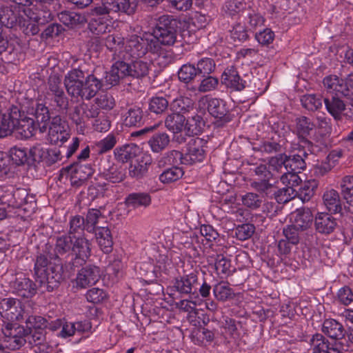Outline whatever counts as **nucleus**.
I'll list each match as a JSON object with an SVG mask.
<instances>
[{
    "label": "nucleus",
    "instance_id": "obj_1",
    "mask_svg": "<svg viewBox=\"0 0 353 353\" xmlns=\"http://www.w3.org/2000/svg\"><path fill=\"white\" fill-rule=\"evenodd\" d=\"M135 8L136 3L130 0H103L100 6L92 10L93 18L89 23V29L94 34H103L110 31L108 14L117 12L131 14Z\"/></svg>",
    "mask_w": 353,
    "mask_h": 353
},
{
    "label": "nucleus",
    "instance_id": "obj_2",
    "mask_svg": "<svg viewBox=\"0 0 353 353\" xmlns=\"http://www.w3.org/2000/svg\"><path fill=\"white\" fill-rule=\"evenodd\" d=\"M68 93L73 97L89 100L102 88V82L91 74L85 78L82 70L74 69L67 73L64 79Z\"/></svg>",
    "mask_w": 353,
    "mask_h": 353
},
{
    "label": "nucleus",
    "instance_id": "obj_3",
    "mask_svg": "<svg viewBox=\"0 0 353 353\" xmlns=\"http://www.w3.org/2000/svg\"><path fill=\"white\" fill-rule=\"evenodd\" d=\"M176 21L170 20L168 16L159 18V23L153 30L152 34H148L150 41V52L158 58L165 57V52L161 46H172L176 39Z\"/></svg>",
    "mask_w": 353,
    "mask_h": 353
},
{
    "label": "nucleus",
    "instance_id": "obj_4",
    "mask_svg": "<svg viewBox=\"0 0 353 353\" xmlns=\"http://www.w3.org/2000/svg\"><path fill=\"white\" fill-rule=\"evenodd\" d=\"M28 112L34 117L37 123L32 118H22L21 116L18 117L16 131L24 139L33 136L37 127L41 132H46L50 119L48 108L42 103H37L35 108H32Z\"/></svg>",
    "mask_w": 353,
    "mask_h": 353
},
{
    "label": "nucleus",
    "instance_id": "obj_5",
    "mask_svg": "<svg viewBox=\"0 0 353 353\" xmlns=\"http://www.w3.org/2000/svg\"><path fill=\"white\" fill-rule=\"evenodd\" d=\"M34 274L36 281L50 291L63 279V268L60 263H49L46 256L40 255L34 265Z\"/></svg>",
    "mask_w": 353,
    "mask_h": 353
},
{
    "label": "nucleus",
    "instance_id": "obj_6",
    "mask_svg": "<svg viewBox=\"0 0 353 353\" xmlns=\"http://www.w3.org/2000/svg\"><path fill=\"white\" fill-rule=\"evenodd\" d=\"M204 141L202 139H191L187 145L186 152L183 154L177 150H172L168 155L169 161L173 164L183 163L187 165L201 163L205 157L203 149Z\"/></svg>",
    "mask_w": 353,
    "mask_h": 353
},
{
    "label": "nucleus",
    "instance_id": "obj_7",
    "mask_svg": "<svg viewBox=\"0 0 353 353\" xmlns=\"http://www.w3.org/2000/svg\"><path fill=\"white\" fill-rule=\"evenodd\" d=\"M150 52V41L148 34L141 37L137 35H131L123 42V50L119 51V58L125 59L138 58L144 56Z\"/></svg>",
    "mask_w": 353,
    "mask_h": 353
},
{
    "label": "nucleus",
    "instance_id": "obj_8",
    "mask_svg": "<svg viewBox=\"0 0 353 353\" xmlns=\"http://www.w3.org/2000/svg\"><path fill=\"white\" fill-rule=\"evenodd\" d=\"M323 85L328 92L336 96L341 94L353 101V73L345 80L339 79L336 75L327 76L323 79Z\"/></svg>",
    "mask_w": 353,
    "mask_h": 353
},
{
    "label": "nucleus",
    "instance_id": "obj_9",
    "mask_svg": "<svg viewBox=\"0 0 353 353\" xmlns=\"http://www.w3.org/2000/svg\"><path fill=\"white\" fill-rule=\"evenodd\" d=\"M100 276L99 268L88 265L78 271L74 283L77 288L85 289L94 285L99 280Z\"/></svg>",
    "mask_w": 353,
    "mask_h": 353
},
{
    "label": "nucleus",
    "instance_id": "obj_10",
    "mask_svg": "<svg viewBox=\"0 0 353 353\" xmlns=\"http://www.w3.org/2000/svg\"><path fill=\"white\" fill-rule=\"evenodd\" d=\"M21 302L14 298H6L0 301V315L8 321H19L23 319Z\"/></svg>",
    "mask_w": 353,
    "mask_h": 353
},
{
    "label": "nucleus",
    "instance_id": "obj_11",
    "mask_svg": "<svg viewBox=\"0 0 353 353\" xmlns=\"http://www.w3.org/2000/svg\"><path fill=\"white\" fill-rule=\"evenodd\" d=\"M70 137L68 125L61 120V117L56 116L51 120L49 125L48 140L52 144L65 143Z\"/></svg>",
    "mask_w": 353,
    "mask_h": 353
},
{
    "label": "nucleus",
    "instance_id": "obj_12",
    "mask_svg": "<svg viewBox=\"0 0 353 353\" xmlns=\"http://www.w3.org/2000/svg\"><path fill=\"white\" fill-rule=\"evenodd\" d=\"M91 243L83 236L74 235L72 254L75 256L73 264L81 265L86 262L91 255Z\"/></svg>",
    "mask_w": 353,
    "mask_h": 353
},
{
    "label": "nucleus",
    "instance_id": "obj_13",
    "mask_svg": "<svg viewBox=\"0 0 353 353\" xmlns=\"http://www.w3.org/2000/svg\"><path fill=\"white\" fill-rule=\"evenodd\" d=\"M198 285L197 273L192 272L188 274L180 276L174 279L173 287L181 294L194 293Z\"/></svg>",
    "mask_w": 353,
    "mask_h": 353
},
{
    "label": "nucleus",
    "instance_id": "obj_14",
    "mask_svg": "<svg viewBox=\"0 0 353 353\" xmlns=\"http://www.w3.org/2000/svg\"><path fill=\"white\" fill-rule=\"evenodd\" d=\"M49 90L53 96V101L59 110H66L68 106V99L61 87V80L57 76L49 79Z\"/></svg>",
    "mask_w": 353,
    "mask_h": 353
},
{
    "label": "nucleus",
    "instance_id": "obj_15",
    "mask_svg": "<svg viewBox=\"0 0 353 353\" xmlns=\"http://www.w3.org/2000/svg\"><path fill=\"white\" fill-rule=\"evenodd\" d=\"M125 77H130L129 64L123 61H118L112 65L105 79L108 85L113 86Z\"/></svg>",
    "mask_w": 353,
    "mask_h": 353
},
{
    "label": "nucleus",
    "instance_id": "obj_16",
    "mask_svg": "<svg viewBox=\"0 0 353 353\" xmlns=\"http://www.w3.org/2000/svg\"><path fill=\"white\" fill-rule=\"evenodd\" d=\"M20 117V111L17 107H12L9 112L3 114L0 125V137H7L16 130L17 119Z\"/></svg>",
    "mask_w": 353,
    "mask_h": 353
},
{
    "label": "nucleus",
    "instance_id": "obj_17",
    "mask_svg": "<svg viewBox=\"0 0 353 353\" xmlns=\"http://www.w3.org/2000/svg\"><path fill=\"white\" fill-rule=\"evenodd\" d=\"M314 225L316 231L323 234L332 233L338 225L336 219L325 212H319L316 214Z\"/></svg>",
    "mask_w": 353,
    "mask_h": 353
},
{
    "label": "nucleus",
    "instance_id": "obj_18",
    "mask_svg": "<svg viewBox=\"0 0 353 353\" xmlns=\"http://www.w3.org/2000/svg\"><path fill=\"white\" fill-rule=\"evenodd\" d=\"M222 83L226 87L234 91H241L245 87L246 82L243 80L236 68L233 66L227 68L222 74Z\"/></svg>",
    "mask_w": 353,
    "mask_h": 353
},
{
    "label": "nucleus",
    "instance_id": "obj_19",
    "mask_svg": "<svg viewBox=\"0 0 353 353\" xmlns=\"http://www.w3.org/2000/svg\"><path fill=\"white\" fill-rule=\"evenodd\" d=\"M203 105H208V112L214 117L223 118L229 112L224 101L216 98H203L201 101Z\"/></svg>",
    "mask_w": 353,
    "mask_h": 353
},
{
    "label": "nucleus",
    "instance_id": "obj_20",
    "mask_svg": "<svg viewBox=\"0 0 353 353\" xmlns=\"http://www.w3.org/2000/svg\"><path fill=\"white\" fill-rule=\"evenodd\" d=\"M265 18L250 6L245 10L243 23L248 31H254L256 28L264 25Z\"/></svg>",
    "mask_w": 353,
    "mask_h": 353
},
{
    "label": "nucleus",
    "instance_id": "obj_21",
    "mask_svg": "<svg viewBox=\"0 0 353 353\" xmlns=\"http://www.w3.org/2000/svg\"><path fill=\"white\" fill-rule=\"evenodd\" d=\"M292 225L299 230L309 228L313 220L312 212L308 209L297 210L293 214Z\"/></svg>",
    "mask_w": 353,
    "mask_h": 353
},
{
    "label": "nucleus",
    "instance_id": "obj_22",
    "mask_svg": "<svg viewBox=\"0 0 353 353\" xmlns=\"http://www.w3.org/2000/svg\"><path fill=\"white\" fill-rule=\"evenodd\" d=\"M323 203L331 212L336 213L341 210V200L339 193L334 190H326L323 195Z\"/></svg>",
    "mask_w": 353,
    "mask_h": 353
},
{
    "label": "nucleus",
    "instance_id": "obj_23",
    "mask_svg": "<svg viewBox=\"0 0 353 353\" xmlns=\"http://www.w3.org/2000/svg\"><path fill=\"white\" fill-rule=\"evenodd\" d=\"M324 103L327 112L336 119H340L343 112L346 110V105L339 95L332 96L331 99L325 98Z\"/></svg>",
    "mask_w": 353,
    "mask_h": 353
},
{
    "label": "nucleus",
    "instance_id": "obj_24",
    "mask_svg": "<svg viewBox=\"0 0 353 353\" xmlns=\"http://www.w3.org/2000/svg\"><path fill=\"white\" fill-rule=\"evenodd\" d=\"M322 331L329 337L341 339L345 336L343 325L334 319H326L323 323Z\"/></svg>",
    "mask_w": 353,
    "mask_h": 353
},
{
    "label": "nucleus",
    "instance_id": "obj_25",
    "mask_svg": "<svg viewBox=\"0 0 353 353\" xmlns=\"http://www.w3.org/2000/svg\"><path fill=\"white\" fill-rule=\"evenodd\" d=\"M152 199L149 194L145 192L132 193L129 194L125 201L128 208L133 209L140 207L147 208L151 203Z\"/></svg>",
    "mask_w": 353,
    "mask_h": 353
},
{
    "label": "nucleus",
    "instance_id": "obj_26",
    "mask_svg": "<svg viewBox=\"0 0 353 353\" xmlns=\"http://www.w3.org/2000/svg\"><path fill=\"white\" fill-rule=\"evenodd\" d=\"M96 237L101 250L104 253H110L113 245L110 230L107 227H99L96 232Z\"/></svg>",
    "mask_w": 353,
    "mask_h": 353
},
{
    "label": "nucleus",
    "instance_id": "obj_27",
    "mask_svg": "<svg viewBox=\"0 0 353 353\" xmlns=\"http://www.w3.org/2000/svg\"><path fill=\"white\" fill-rule=\"evenodd\" d=\"M14 289L22 297H32L36 293L34 284L28 278L17 279L14 283Z\"/></svg>",
    "mask_w": 353,
    "mask_h": 353
},
{
    "label": "nucleus",
    "instance_id": "obj_28",
    "mask_svg": "<svg viewBox=\"0 0 353 353\" xmlns=\"http://www.w3.org/2000/svg\"><path fill=\"white\" fill-rule=\"evenodd\" d=\"M139 148L134 144H126L115 150V157L121 162H128L134 159L139 152Z\"/></svg>",
    "mask_w": 353,
    "mask_h": 353
},
{
    "label": "nucleus",
    "instance_id": "obj_29",
    "mask_svg": "<svg viewBox=\"0 0 353 353\" xmlns=\"http://www.w3.org/2000/svg\"><path fill=\"white\" fill-rule=\"evenodd\" d=\"M103 177L110 183H120L125 176V168L121 165H114L110 166L103 172Z\"/></svg>",
    "mask_w": 353,
    "mask_h": 353
},
{
    "label": "nucleus",
    "instance_id": "obj_30",
    "mask_svg": "<svg viewBox=\"0 0 353 353\" xmlns=\"http://www.w3.org/2000/svg\"><path fill=\"white\" fill-rule=\"evenodd\" d=\"M248 7L245 1L230 0L226 1L223 5V12L228 16L234 17L244 14Z\"/></svg>",
    "mask_w": 353,
    "mask_h": 353
},
{
    "label": "nucleus",
    "instance_id": "obj_31",
    "mask_svg": "<svg viewBox=\"0 0 353 353\" xmlns=\"http://www.w3.org/2000/svg\"><path fill=\"white\" fill-rule=\"evenodd\" d=\"M185 122V117L175 112L168 115L165 120V125L168 130L173 133H178L183 130Z\"/></svg>",
    "mask_w": 353,
    "mask_h": 353
},
{
    "label": "nucleus",
    "instance_id": "obj_32",
    "mask_svg": "<svg viewBox=\"0 0 353 353\" xmlns=\"http://www.w3.org/2000/svg\"><path fill=\"white\" fill-rule=\"evenodd\" d=\"M248 32L243 24L238 23L229 31L227 39L230 43L244 42L249 38Z\"/></svg>",
    "mask_w": 353,
    "mask_h": 353
},
{
    "label": "nucleus",
    "instance_id": "obj_33",
    "mask_svg": "<svg viewBox=\"0 0 353 353\" xmlns=\"http://www.w3.org/2000/svg\"><path fill=\"white\" fill-rule=\"evenodd\" d=\"M341 194L349 204V210L353 212V176H344L341 182Z\"/></svg>",
    "mask_w": 353,
    "mask_h": 353
},
{
    "label": "nucleus",
    "instance_id": "obj_34",
    "mask_svg": "<svg viewBox=\"0 0 353 353\" xmlns=\"http://www.w3.org/2000/svg\"><path fill=\"white\" fill-rule=\"evenodd\" d=\"M23 12L30 20L34 21L37 25H43L51 19V14L48 10L28 8L23 9Z\"/></svg>",
    "mask_w": 353,
    "mask_h": 353
},
{
    "label": "nucleus",
    "instance_id": "obj_35",
    "mask_svg": "<svg viewBox=\"0 0 353 353\" xmlns=\"http://www.w3.org/2000/svg\"><path fill=\"white\" fill-rule=\"evenodd\" d=\"M204 123L203 119L199 115H194L189 118L184 123L183 130L188 136H194L200 134L202 132Z\"/></svg>",
    "mask_w": 353,
    "mask_h": 353
},
{
    "label": "nucleus",
    "instance_id": "obj_36",
    "mask_svg": "<svg viewBox=\"0 0 353 353\" xmlns=\"http://www.w3.org/2000/svg\"><path fill=\"white\" fill-rule=\"evenodd\" d=\"M170 137L165 132L154 134L148 141V144L154 152H160L168 145Z\"/></svg>",
    "mask_w": 353,
    "mask_h": 353
},
{
    "label": "nucleus",
    "instance_id": "obj_37",
    "mask_svg": "<svg viewBox=\"0 0 353 353\" xmlns=\"http://www.w3.org/2000/svg\"><path fill=\"white\" fill-rule=\"evenodd\" d=\"M130 77L134 78H143L148 75L150 70V64L142 60L137 59L129 64Z\"/></svg>",
    "mask_w": 353,
    "mask_h": 353
},
{
    "label": "nucleus",
    "instance_id": "obj_38",
    "mask_svg": "<svg viewBox=\"0 0 353 353\" xmlns=\"http://www.w3.org/2000/svg\"><path fill=\"white\" fill-rule=\"evenodd\" d=\"M305 168V162L302 154H293L289 157L286 156L285 170L296 173L300 172Z\"/></svg>",
    "mask_w": 353,
    "mask_h": 353
},
{
    "label": "nucleus",
    "instance_id": "obj_39",
    "mask_svg": "<svg viewBox=\"0 0 353 353\" xmlns=\"http://www.w3.org/2000/svg\"><path fill=\"white\" fill-rule=\"evenodd\" d=\"M74 235H63L57 239L55 252L59 255L72 253Z\"/></svg>",
    "mask_w": 353,
    "mask_h": 353
},
{
    "label": "nucleus",
    "instance_id": "obj_40",
    "mask_svg": "<svg viewBox=\"0 0 353 353\" xmlns=\"http://www.w3.org/2000/svg\"><path fill=\"white\" fill-rule=\"evenodd\" d=\"M312 353H324L331 349L328 341L321 334H316L312 336L310 341Z\"/></svg>",
    "mask_w": 353,
    "mask_h": 353
},
{
    "label": "nucleus",
    "instance_id": "obj_41",
    "mask_svg": "<svg viewBox=\"0 0 353 353\" xmlns=\"http://www.w3.org/2000/svg\"><path fill=\"white\" fill-rule=\"evenodd\" d=\"M192 101L190 98L184 97L175 99L170 104V110L178 114L188 112L192 109Z\"/></svg>",
    "mask_w": 353,
    "mask_h": 353
},
{
    "label": "nucleus",
    "instance_id": "obj_42",
    "mask_svg": "<svg viewBox=\"0 0 353 353\" xmlns=\"http://www.w3.org/2000/svg\"><path fill=\"white\" fill-rule=\"evenodd\" d=\"M183 174L182 168L178 166H173L165 170L159 175V180L163 183H172L181 179Z\"/></svg>",
    "mask_w": 353,
    "mask_h": 353
},
{
    "label": "nucleus",
    "instance_id": "obj_43",
    "mask_svg": "<svg viewBox=\"0 0 353 353\" xmlns=\"http://www.w3.org/2000/svg\"><path fill=\"white\" fill-rule=\"evenodd\" d=\"M197 74L194 65L190 63L183 65L178 72L179 79L185 83L192 81Z\"/></svg>",
    "mask_w": 353,
    "mask_h": 353
},
{
    "label": "nucleus",
    "instance_id": "obj_44",
    "mask_svg": "<svg viewBox=\"0 0 353 353\" xmlns=\"http://www.w3.org/2000/svg\"><path fill=\"white\" fill-rule=\"evenodd\" d=\"M143 112L141 108L134 107L130 108L125 115V123L129 126H137L141 123Z\"/></svg>",
    "mask_w": 353,
    "mask_h": 353
},
{
    "label": "nucleus",
    "instance_id": "obj_45",
    "mask_svg": "<svg viewBox=\"0 0 353 353\" xmlns=\"http://www.w3.org/2000/svg\"><path fill=\"white\" fill-rule=\"evenodd\" d=\"M27 331L44 330L48 326L47 321L39 316H29L26 320Z\"/></svg>",
    "mask_w": 353,
    "mask_h": 353
},
{
    "label": "nucleus",
    "instance_id": "obj_46",
    "mask_svg": "<svg viewBox=\"0 0 353 353\" xmlns=\"http://www.w3.org/2000/svg\"><path fill=\"white\" fill-rule=\"evenodd\" d=\"M103 40L107 48L114 51V54L119 57V51L123 50V39L112 34L103 38Z\"/></svg>",
    "mask_w": 353,
    "mask_h": 353
},
{
    "label": "nucleus",
    "instance_id": "obj_47",
    "mask_svg": "<svg viewBox=\"0 0 353 353\" xmlns=\"http://www.w3.org/2000/svg\"><path fill=\"white\" fill-rule=\"evenodd\" d=\"M215 66V62L212 59L203 57L198 61L196 70L198 74H201L205 76L214 72Z\"/></svg>",
    "mask_w": 353,
    "mask_h": 353
},
{
    "label": "nucleus",
    "instance_id": "obj_48",
    "mask_svg": "<svg viewBox=\"0 0 353 353\" xmlns=\"http://www.w3.org/2000/svg\"><path fill=\"white\" fill-rule=\"evenodd\" d=\"M314 128V124L305 117L297 118L296 120V129L299 136L305 137L308 135Z\"/></svg>",
    "mask_w": 353,
    "mask_h": 353
},
{
    "label": "nucleus",
    "instance_id": "obj_49",
    "mask_svg": "<svg viewBox=\"0 0 353 353\" xmlns=\"http://www.w3.org/2000/svg\"><path fill=\"white\" fill-rule=\"evenodd\" d=\"M213 294L218 301H225L232 295V290L222 282L216 284L213 288Z\"/></svg>",
    "mask_w": 353,
    "mask_h": 353
},
{
    "label": "nucleus",
    "instance_id": "obj_50",
    "mask_svg": "<svg viewBox=\"0 0 353 353\" xmlns=\"http://www.w3.org/2000/svg\"><path fill=\"white\" fill-rule=\"evenodd\" d=\"M242 204L252 210H256L261 207L263 199L262 198L253 192H248L241 196Z\"/></svg>",
    "mask_w": 353,
    "mask_h": 353
},
{
    "label": "nucleus",
    "instance_id": "obj_51",
    "mask_svg": "<svg viewBox=\"0 0 353 353\" xmlns=\"http://www.w3.org/2000/svg\"><path fill=\"white\" fill-rule=\"evenodd\" d=\"M104 219L101 212L97 209H91L88 212L85 228L91 232L95 229L100 219Z\"/></svg>",
    "mask_w": 353,
    "mask_h": 353
},
{
    "label": "nucleus",
    "instance_id": "obj_52",
    "mask_svg": "<svg viewBox=\"0 0 353 353\" xmlns=\"http://www.w3.org/2000/svg\"><path fill=\"white\" fill-rule=\"evenodd\" d=\"M303 106L308 110L314 111L322 106V100L315 94H306L301 99Z\"/></svg>",
    "mask_w": 353,
    "mask_h": 353
},
{
    "label": "nucleus",
    "instance_id": "obj_53",
    "mask_svg": "<svg viewBox=\"0 0 353 353\" xmlns=\"http://www.w3.org/2000/svg\"><path fill=\"white\" fill-rule=\"evenodd\" d=\"M59 19L68 26L76 25L83 21V17L80 14L70 11L61 12L59 14Z\"/></svg>",
    "mask_w": 353,
    "mask_h": 353
},
{
    "label": "nucleus",
    "instance_id": "obj_54",
    "mask_svg": "<svg viewBox=\"0 0 353 353\" xmlns=\"http://www.w3.org/2000/svg\"><path fill=\"white\" fill-rule=\"evenodd\" d=\"M70 118L77 126L83 128L87 121L83 104L75 106L70 114Z\"/></svg>",
    "mask_w": 353,
    "mask_h": 353
},
{
    "label": "nucleus",
    "instance_id": "obj_55",
    "mask_svg": "<svg viewBox=\"0 0 353 353\" xmlns=\"http://www.w3.org/2000/svg\"><path fill=\"white\" fill-rule=\"evenodd\" d=\"M168 106V101L163 97H154L150 99L149 109L156 114L163 112Z\"/></svg>",
    "mask_w": 353,
    "mask_h": 353
},
{
    "label": "nucleus",
    "instance_id": "obj_56",
    "mask_svg": "<svg viewBox=\"0 0 353 353\" xmlns=\"http://www.w3.org/2000/svg\"><path fill=\"white\" fill-rule=\"evenodd\" d=\"M2 332L4 335V339L14 337L19 334L28 335V331L21 326H15L11 323H7L3 328Z\"/></svg>",
    "mask_w": 353,
    "mask_h": 353
},
{
    "label": "nucleus",
    "instance_id": "obj_57",
    "mask_svg": "<svg viewBox=\"0 0 353 353\" xmlns=\"http://www.w3.org/2000/svg\"><path fill=\"white\" fill-rule=\"evenodd\" d=\"M230 261L222 255H218L215 261V269L218 274L228 275L231 270Z\"/></svg>",
    "mask_w": 353,
    "mask_h": 353
},
{
    "label": "nucleus",
    "instance_id": "obj_58",
    "mask_svg": "<svg viewBox=\"0 0 353 353\" xmlns=\"http://www.w3.org/2000/svg\"><path fill=\"white\" fill-rule=\"evenodd\" d=\"M316 184L314 181L305 183L299 188V196L303 201H308L314 195Z\"/></svg>",
    "mask_w": 353,
    "mask_h": 353
},
{
    "label": "nucleus",
    "instance_id": "obj_59",
    "mask_svg": "<svg viewBox=\"0 0 353 353\" xmlns=\"http://www.w3.org/2000/svg\"><path fill=\"white\" fill-rule=\"evenodd\" d=\"M256 40L263 46L272 43L274 39V32L270 28H265L255 34Z\"/></svg>",
    "mask_w": 353,
    "mask_h": 353
},
{
    "label": "nucleus",
    "instance_id": "obj_60",
    "mask_svg": "<svg viewBox=\"0 0 353 353\" xmlns=\"http://www.w3.org/2000/svg\"><path fill=\"white\" fill-rule=\"evenodd\" d=\"M106 292L100 288H94L89 290L86 293V299L88 301L98 303L103 301L106 298Z\"/></svg>",
    "mask_w": 353,
    "mask_h": 353
},
{
    "label": "nucleus",
    "instance_id": "obj_61",
    "mask_svg": "<svg viewBox=\"0 0 353 353\" xmlns=\"http://www.w3.org/2000/svg\"><path fill=\"white\" fill-rule=\"evenodd\" d=\"M12 161L17 165L23 164L27 161V152L20 148H12L10 151Z\"/></svg>",
    "mask_w": 353,
    "mask_h": 353
},
{
    "label": "nucleus",
    "instance_id": "obj_62",
    "mask_svg": "<svg viewBox=\"0 0 353 353\" xmlns=\"http://www.w3.org/2000/svg\"><path fill=\"white\" fill-rule=\"evenodd\" d=\"M46 153L47 149L41 144H37L30 149V155L35 162H45Z\"/></svg>",
    "mask_w": 353,
    "mask_h": 353
},
{
    "label": "nucleus",
    "instance_id": "obj_63",
    "mask_svg": "<svg viewBox=\"0 0 353 353\" xmlns=\"http://www.w3.org/2000/svg\"><path fill=\"white\" fill-rule=\"evenodd\" d=\"M298 230H299L292 225L284 228L283 233L285 237V240L288 241L292 245L298 244L300 240Z\"/></svg>",
    "mask_w": 353,
    "mask_h": 353
},
{
    "label": "nucleus",
    "instance_id": "obj_64",
    "mask_svg": "<svg viewBox=\"0 0 353 353\" xmlns=\"http://www.w3.org/2000/svg\"><path fill=\"white\" fill-rule=\"evenodd\" d=\"M337 299L341 303L348 305L353 301V292L352 290L347 286L341 288L338 291Z\"/></svg>",
    "mask_w": 353,
    "mask_h": 353
}]
</instances>
